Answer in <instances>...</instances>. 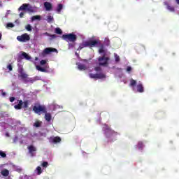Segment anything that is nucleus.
<instances>
[{
  "mask_svg": "<svg viewBox=\"0 0 179 179\" xmlns=\"http://www.w3.org/2000/svg\"><path fill=\"white\" fill-rule=\"evenodd\" d=\"M99 44H100V40H90L84 41L79 45L78 51H80V50H83V48L86 47H89L90 48H92V47H97Z\"/></svg>",
  "mask_w": 179,
  "mask_h": 179,
  "instance_id": "obj_1",
  "label": "nucleus"
},
{
  "mask_svg": "<svg viewBox=\"0 0 179 179\" xmlns=\"http://www.w3.org/2000/svg\"><path fill=\"white\" fill-rule=\"evenodd\" d=\"M62 40H64L65 41H70L71 43H75V41H76V40H78V36L73 34H63L62 36Z\"/></svg>",
  "mask_w": 179,
  "mask_h": 179,
  "instance_id": "obj_2",
  "label": "nucleus"
},
{
  "mask_svg": "<svg viewBox=\"0 0 179 179\" xmlns=\"http://www.w3.org/2000/svg\"><path fill=\"white\" fill-rule=\"evenodd\" d=\"M99 62V64L100 66H108V61H110V57H106V55H103V57L98 58Z\"/></svg>",
  "mask_w": 179,
  "mask_h": 179,
  "instance_id": "obj_3",
  "label": "nucleus"
},
{
  "mask_svg": "<svg viewBox=\"0 0 179 179\" xmlns=\"http://www.w3.org/2000/svg\"><path fill=\"white\" fill-rule=\"evenodd\" d=\"M18 66V78H21V79L24 80L27 79L29 75L26 74L24 72V69H23V66L22 64H17Z\"/></svg>",
  "mask_w": 179,
  "mask_h": 179,
  "instance_id": "obj_4",
  "label": "nucleus"
},
{
  "mask_svg": "<svg viewBox=\"0 0 179 179\" xmlns=\"http://www.w3.org/2000/svg\"><path fill=\"white\" fill-rule=\"evenodd\" d=\"M32 110L36 114H39V115L41 113H47V108L44 106L41 105L34 106Z\"/></svg>",
  "mask_w": 179,
  "mask_h": 179,
  "instance_id": "obj_5",
  "label": "nucleus"
},
{
  "mask_svg": "<svg viewBox=\"0 0 179 179\" xmlns=\"http://www.w3.org/2000/svg\"><path fill=\"white\" fill-rule=\"evenodd\" d=\"M17 40L20 43H26V41H30V36L27 34H23L21 36H17Z\"/></svg>",
  "mask_w": 179,
  "mask_h": 179,
  "instance_id": "obj_6",
  "label": "nucleus"
},
{
  "mask_svg": "<svg viewBox=\"0 0 179 179\" xmlns=\"http://www.w3.org/2000/svg\"><path fill=\"white\" fill-rule=\"evenodd\" d=\"M51 52L58 53V50L56 48H47L44 49V50L43 51L42 55H47L48 54H51Z\"/></svg>",
  "mask_w": 179,
  "mask_h": 179,
  "instance_id": "obj_7",
  "label": "nucleus"
},
{
  "mask_svg": "<svg viewBox=\"0 0 179 179\" xmlns=\"http://www.w3.org/2000/svg\"><path fill=\"white\" fill-rule=\"evenodd\" d=\"M61 141H62V139L59 136L50 137L49 138V141L50 143H59Z\"/></svg>",
  "mask_w": 179,
  "mask_h": 179,
  "instance_id": "obj_8",
  "label": "nucleus"
},
{
  "mask_svg": "<svg viewBox=\"0 0 179 179\" xmlns=\"http://www.w3.org/2000/svg\"><path fill=\"white\" fill-rule=\"evenodd\" d=\"M27 149L31 157H34V152H37V148H36V147H34V145H29L27 147Z\"/></svg>",
  "mask_w": 179,
  "mask_h": 179,
  "instance_id": "obj_9",
  "label": "nucleus"
},
{
  "mask_svg": "<svg viewBox=\"0 0 179 179\" xmlns=\"http://www.w3.org/2000/svg\"><path fill=\"white\" fill-rule=\"evenodd\" d=\"M104 129H105V134L107 138H110V136H108V134H113L114 132V131H113L111 129V128H110V127L105 125L104 126Z\"/></svg>",
  "mask_w": 179,
  "mask_h": 179,
  "instance_id": "obj_10",
  "label": "nucleus"
},
{
  "mask_svg": "<svg viewBox=\"0 0 179 179\" xmlns=\"http://www.w3.org/2000/svg\"><path fill=\"white\" fill-rule=\"evenodd\" d=\"M44 7L45 8V10H48V12H50V10H52V4H51V3L50 2H45Z\"/></svg>",
  "mask_w": 179,
  "mask_h": 179,
  "instance_id": "obj_11",
  "label": "nucleus"
},
{
  "mask_svg": "<svg viewBox=\"0 0 179 179\" xmlns=\"http://www.w3.org/2000/svg\"><path fill=\"white\" fill-rule=\"evenodd\" d=\"M18 104L14 106V108L15 110H22L23 106V101L22 100H17Z\"/></svg>",
  "mask_w": 179,
  "mask_h": 179,
  "instance_id": "obj_12",
  "label": "nucleus"
},
{
  "mask_svg": "<svg viewBox=\"0 0 179 179\" xmlns=\"http://www.w3.org/2000/svg\"><path fill=\"white\" fill-rule=\"evenodd\" d=\"M77 66L79 71H86L87 69V67L86 66V65L82 63H77Z\"/></svg>",
  "mask_w": 179,
  "mask_h": 179,
  "instance_id": "obj_13",
  "label": "nucleus"
},
{
  "mask_svg": "<svg viewBox=\"0 0 179 179\" xmlns=\"http://www.w3.org/2000/svg\"><path fill=\"white\" fill-rule=\"evenodd\" d=\"M164 5L166 6V9H168L169 12H175L176 9L174 8V6L169 4L167 2H164Z\"/></svg>",
  "mask_w": 179,
  "mask_h": 179,
  "instance_id": "obj_14",
  "label": "nucleus"
},
{
  "mask_svg": "<svg viewBox=\"0 0 179 179\" xmlns=\"http://www.w3.org/2000/svg\"><path fill=\"white\" fill-rule=\"evenodd\" d=\"M136 89H137V92L138 93H143V92H145V90L143 89V85H142V84L137 85Z\"/></svg>",
  "mask_w": 179,
  "mask_h": 179,
  "instance_id": "obj_15",
  "label": "nucleus"
},
{
  "mask_svg": "<svg viewBox=\"0 0 179 179\" xmlns=\"http://www.w3.org/2000/svg\"><path fill=\"white\" fill-rule=\"evenodd\" d=\"M45 114V121H47L48 122H50L52 118V117L51 116V113H44Z\"/></svg>",
  "mask_w": 179,
  "mask_h": 179,
  "instance_id": "obj_16",
  "label": "nucleus"
},
{
  "mask_svg": "<svg viewBox=\"0 0 179 179\" xmlns=\"http://www.w3.org/2000/svg\"><path fill=\"white\" fill-rule=\"evenodd\" d=\"M27 8H29V4L24 3L18 8V10H26Z\"/></svg>",
  "mask_w": 179,
  "mask_h": 179,
  "instance_id": "obj_17",
  "label": "nucleus"
},
{
  "mask_svg": "<svg viewBox=\"0 0 179 179\" xmlns=\"http://www.w3.org/2000/svg\"><path fill=\"white\" fill-rule=\"evenodd\" d=\"M96 79H104L106 78V74L103 73H96Z\"/></svg>",
  "mask_w": 179,
  "mask_h": 179,
  "instance_id": "obj_18",
  "label": "nucleus"
},
{
  "mask_svg": "<svg viewBox=\"0 0 179 179\" xmlns=\"http://www.w3.org/2000/svg\"><path fill=\"white\" fill-rule=\"evenodd\" d=\"M1 176H3V177H8V176H9V171L8 169L1 171Z\"/></svg>",
  "mask_w": 179,
  "mask_h": 179,
  "instance_id": "obj_19",
  "label": "nucleus"
},
{
  "mask_svg": "<svg viewBox=\"0 0 179 179\" xmlns=\"http://www.w3.org/2000/svg\"><path fill=\"white\" fill-rule=\"evenodd\" d=\"M63 8H64V6L62 4H58L57 8V13H61V11L62 10Z\"/></svg>",
  "mask_w": 179,
  "mask_h": 179,
  "instance_id": "obj_20",
  "label": "nucleus"
},
{
  "mask_svg": "<svg viewBox=\"0 0 179 179\" xmlns=\"http://www.w3.org/2000/svg\"><path fill=\"white\" fill-rule=\"evenodd\" d=\"M32 22H34V20H41V16L40 15H34L31 17Z\"/></svg>",
  "mask_w": 179,
  "mask_h": 179,
  "instance_id": "obj_21",
  "label": "nucleus"
},
{
  "mask_svg": "<svg viewBox=\"0 0 179 179\" xmlns=\"http://www.w3.org/2000/svg\"><path fill=\"white\" fill-rule=\"evenodd\" d=\"M22 57H23V58H24L25 59H31V57L24 52L22 53Z\"/></svg>",
  "mask_w": 179,
  "mask_h": 179,
  "instance_id": "obj_22",
  "label": "nucleus"
},
{
  "mask_svg": "<svg viewBox=\"0 0 179 179\" xmlns=\"http://www.w3.org/2000/svg\"><path fill=\"white\" fill-rule=\"evenodd\" d=\"M22 108H27L29 107V101L26 100L22 101Z\"/></svg>",
  "mask_w": 179,
  "mask_h": 179,
  "instance_id": "obj_23",
  "label": "nucleus"
},
{
  "mask_svg": "<svg viewBox=\"0 0 179 179\" xmlns=\"http://www.w3.org/2000/svg\"><path fill=\"white\" fill-rule=\"evenodd\" d=\"M36 69L38 71H40V72H47V70L45 69H44V68H43V67H41L40 66H36Z\"/></svg>",
  "mask_w": 179,
  "mask_h": 179,
  "instance_id": "obj_24",
  "label": "nucleus"
},
{
  "mask_svg": "<svg viewBox=\"0 0 179 179\" xmlns=\"http://www.w3.org/2000/svg\"><path fill=\"white\" fill-rule=\"evenodd\" d=\"M34 127H36V128H40V127H41V122L40 121L35 122V123L34 124Z\"/></svg>",
  "mask_w": 179,
  "mask_h": 179,
  "instance_id": "obj_25",
  "label": "nucleus"
},
{
  "mask_svg": "<svg viewBox=\"0 0 179 179\" xmlns=\"http://www.w3.org/2000/svg\"><path fill=\"white\" fill-rule=\"evenodd\" d=\"M55 33H56V34H62V30L57 27L55 29Z\"/></svg>",
  "mask_w": 179,
  "mask_h": 179,
  "instance_id": "obj_26",
  "label": "nucleus"
},
{
  "mask_svg": "<svg viewBox=\"0 0 179 179\" xmlns=\"http://www.w3.org/2000/svg\"><path fill=\"white\" fill-rule=\"evenodd\" d=\"M89 76L91 78V79H97V73H90Z\"/></svg>",
  "mask_w": 179,
  "mask_h": 179,
  "instance_id": "obj_27",
  "label": "nucleus"
},
{
  "mask_svg": "<svg viewBox=\"0 0 179 179\" xmlns=\"http://www.w3.org/2000/svg\"><path fill=\"white\" fill-rule=\"evenodd\" d=\"M136 80H134V79H131L130 80V86H136Z\"/></svg>",
  "mask_w": 179,
  "mask_h": 179,
  "instance_id": "obj_28",
  "label": "nucleus"
},
{
  "mask_svg": "<svg viewBox=\"0 0 179 179\" xmlns=\"http://www.w3.org/2000/svg\"><path fill=\"white\" fill-rule=\"evenodd\" d=\"M36 171H37L38 176H40V174H41V173H43V170L41 169V167H40V166H38L36 168Z\"/></svg>",
  "mask_w": 179,
  "mask_h": 179,
  "instance_id": "obj_29",
  "label": "nucleus"
},
{
  "mask_svg": "<svg viewBox=\"0 0 179 179\" xmlns=\"http://www.w3.org/2000/svg\"><path fill=\"white\" fill-rule=\"evenodd\" d=\"M138 149H141L142 150V149H143V143H142V141L138 142Z\"/></svg>",
  "mask_w": 179,
  "mask_h": 179,
  "instance_id": "obj_30",
  "label": "nucleus"
},
{
  "mask_svg": "<svg viewBox=\"0 0 179 179\" xmlns=\"http://www.w3.org/2000/svg\"><path fill=\"white\" fill-rule=\"evenodd\" d=\"M42 167L47 169L48 167V162H43L41 164Z\"/></svg>",
  "mask_w": 179,
  "mask_h": 179,
  "instance_id": "obj_31",
  "label": "nucleus"
},
{
  "mask_svg": "<svg viewBox=\"0 0 179 179\" xmlns=\"http://www.w3.org/2000/svg\"><path fill=\"white\" fill-rule=\"evenodd\" d=\"M25 29H26V30H27V31H31V25L27 24V25L25 27Z\"/></svg>",
  "mask_w": 179,
  "mask_h": 179,
  "instance_id": "obj_32",
  "label": "nucleus"
},
{
  "mask_svg": "<svg viewBox=\"0 0 179 179\" xmlns=\"http://www.w3.org/2000/svg\"><path fill=\"white\" fill-rule=\"evenodd\" d=\"M0 156L1 157L5 158L6 157V153H5L3 151L0 150Z\"/></svg>",
  "mask_w": 179,
  "mask_h": 179,
  "instance_id": "obj_33",
  "label": "nucleus"
},
{
  "mask_svg": "<svg viewBox=\"0 0 179 179\" xmlns=\"http://www.w3.org/2000/svg\"><path fill=\"white\" fill-rule=\"evenodd\" d=\"M47 19H48V22H52L54 20V17L51 15H48Z\"/></svg>",
  "mask_w": 179,
  "mask_h": 179,
  "instance_id": "obj_34",
  "label": "nucleus"
},
{
  "mask_svg": "<svg viewBox=\"0 0 179 179\" xmlns=\"http://www.w3.org/2000/svg\"><path fill=\"white\" fill-rule=\"evenodd\" d=\"M7 27H15V24H13L12 22H9L7 24Z\"/></svg>",
  "mask_w": 179,
  "mask_h": 179,
  "instance_id": "obj_35",
  "label": "nucleus"
},
{
  "mask_svg": "<svg viewBox=\"0 0 179 179\" xmlns=\"http://www.w3.org/2000/svg\"><path fill=\"white\" fill-rule=\"evenodd\" d=\"M115 59L116 62H120V56H118L117 55H115Z\"/></svg>",
  "mask_w": 179,
  "mask_h": 179,
  "instance_id": "obj_36",
  "label": "nucleus"
},
{
  "mask_svg": "<svg viewBox=\"0 0 179 179\" xmlns=\"http://www.w3.org/2000/svg\"><path fill=\"white\" fill-rule=\"evenodd\" d=\"M40 64L41 65H45L47 64V61L44 59L41 60Z\"/></svg>",
  "mask_w": 179,
  "mask_h": 179,
  "instance_id": "obj_37",
  "label": "nucleus"
},
{
  "mask_svg": "<svg viewBox=\"0 0 179 179\" xmlns=\"http://www.w3.org/2000/svg\"><path fill=\"white\" fill-rule=\"evenodd\" d=\"M94 71L96 72H100V71H101V68L100 66H96L94 68Z\"/></svg>",
  "mask_w": 179,
  "mask_h": 179,
  "instance_id": "obj_38",
  "label": "nucleus"
},
{
  "mask_svg": "<svg viewBox=\"0 0 179 179\" xmlns=\"http://www.w3.org/2000/svg\"><path fill=\"white\" fill-rule=\"evenodd\" d=\"M99 54H103V52H104V49H103V48H100L99 50Z\"/></svg>",
  "mask_w": 179,
  "mask_h": 179,
  "instance_id": "obj_39",
  "label": "nucleus"
},
{
  "mask_svg": "<svg viewBox=\"0 0 179 179\" xmlns=\"http://www.w3.org/2000/svg\"><path fill=\"white\" fill-rule=\"evenodd\" d=\"M15 97H13V96L10 97V103H13V101H15Z\"/></svg>",
  "mask_w": 179,
  "mask_h": 179,
  "instance_id": "obj_40",
  "label": "nucleus"
},
{
  "mask_svg": "<svg viewBox=\"0 0 179 179\" xmlns=\"http://www.w3.org/2000/svg\"><path fill=\"white\" fill-rule=\"evenodd\" d=\"M132 71V68L131 67V66H128L127 68V72H131Z\"/></svg>",
  "mask_w": 179,
  "mask_h": 179,
  "instance_id": "obj_41",
  "label": "nucleus"
},
{
  "mask_svg": "<svg viewBox=\"0 0 179 179\" xmlns=\"http://www.w3.org/2000/svg\"><path fill=\"white\" fill-rule=\"evenodd\" d=\"M8 69H9V71H13V68L12 67V66L10 64H9L8 66H7Z\"/></svg>",
  "mask_w": 179,
  "mask_h": 179,
  "instance_id": "obj_42",
  "label": "nucleus"
},
{
  "mask_svg": "<svg viewBox=\"0 0 179 179\" xmlns=\"http://www.w3.org/2000/svg\"><path fill=\"white\" fill-rule=\"evenodd\" d=\"M49 37H52V38H57V35L55 34H52V35H50Z\"/></svg>",
  "mask_w": 179,
  "mask_h": 179,
  "instance_id": "obj_43",
  "label": "nucleus"
},
{
  "mask_svg": "<svg viewBox=\"0 0 179 179\" xmlns=\"http://www.w3.org/2000/svg\"><path fill=\"white\" fill-rule=\"evenodd\" d=\"M106 41L107 43V45H110V40L108 38H106Z\"/></svg>",
  "mask_w": 179,
  "mask_h": 179,
  "instance_id": "obj_44",
  "label": "nucleus"
},
{
  "mask_svg": "<svg viewBox=\"0 0 179 179\" xmlns=\"http://www.w3.org/2000/svg\"><path fill=\"white\" fill-rule=\"evenodd\" d=\"M2 96H6V92H3V90H1Z\"/></svg>",
  "mask_w": 179,
  "mask_h": 179,
  "instance_id": "obj_45",
  "label": "nucleus"
},
{
  "mask_svg": "<svg viewBox=\"0 0 179 179\" xmlns=\"http://www.w3.org/2000/svg\"><path fill=\"white\" fill-rule=\"evenodd\" d=\"M23 16H24V13H20V17H23Z\"/></svg>",
  "mask_w": 179,
  "mask_h": 179,
  "instance_id": "obj_46",
  "label": "nucleus"
},
{
  "mask_svg": "<svg viewBox=\"0 0 179 179\" xmlns=\"http://www.w3.org/2000/svg\"><path fill=\"white\" fill-rule=\"evenodd\" d=\"M43 35L44 36H48V37H50V34L48 33V32H45L44 34H43Z\"/></svg>",
  "mask_w": 179,
  "mask_h": 179,
  "instance_id": "obj_47",
  "label": "nucleus"
},
{
  "mask_svg": "<svg viewBox=\"0 0 179 179\" xmlns=\"http://www.w3.org/2000/svg\"><path fill=\"white\" fill-rule=\"evenodd\" d=\"M2 38V34H0V40Z\"/></svg>",
  "mask_w": 179,
  "mask_h": 179,
  "instance_id": "obj_48",
  "label": "nucleus"
},
{
  "mask_svg": "<svg viewBox=\"0 0 179 179\" xmlns=\"http://www.w3.org/2000/svg\"><path fill=\"white\" fill-rule=\"evenodd\" d=\"M176 2H177V3H178V5H179V1H177Z\"/></svg>",
  "mask_w": 179,
  "mask_h": 179,
  "instance_id": "obj_49",
  "label": "nucleus"
},
{
  "mask_svg": "<svg viewBox=\"0 0 179 179\" xmlns=\"http://www.w3.org/2000/svg\"><path fill=\"white\" fill-rule=\"evenodd\" d=\"M160 69H161V71H163V68L162 67H160Z\"/></svg>",
  "mask_w": 179,
  "mask_h": 179,
  "instance_id": "obj_50",
  "label": "nucleus"
},
{
  "mask_svg": "<svg viewBox=\"0 0 179 179\" xmlns=\"http://www.w3.org/2000/svg\"><path fill=\"white\" fill-rule=\"evenodd\" d=\"M176 1H179V0H176Z\"/></svg>",
  "mask_w": 179,
  "mask_h": 179,
  "instance_id": "obj_51",
  "label": "nucleus"
}]
</instances>
